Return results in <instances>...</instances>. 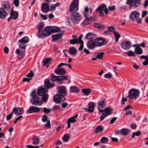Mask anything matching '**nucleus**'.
Segmentation results:
<instances>
[{
  "instance_id": "1",
  "label": "nucleus",
  "mask_w": 148,
  "mask_h": 148,
  "mask_svg": "<svg viewBox=\"0 0 148 148\" xmlns=\"http://www.w3.org/2000/svg\"><path fill=\"white\" fill-rule=\"evenodd\" d=\"M58 94L55 95L53 97L54 101L56 103H60L64 102L66 99L65 96L67 94L66 87L65 86H58Z\"/></svg>"
},
{
  "instance_id": "2",
  "label": "nucleus",
  "mask_w": 148,
  "mask_h": 148,
  "mask_svg": "<svg viewBox=\"0 0 148 148\" xmlns=\"http://www.w3.org/2000/svg\"><path fill=\"white\" fill-rule=\"evenodd\" d=\"M30 96L32 97L31 100L33 105H34L35 106L37 105L40 106L42 104V102L40 101L39 98L38 97L35 89H34L32 91V92L30 94Z\"/></svg>"
},
{
  "instance_id": "3",
  "label": "nucleus",
  "mask_w": 148,
  "mask_h": 148,
  "mask_svg": "<svg viewBox=\"0 0 148 148\" xmlns=\"http://www.w3.org/2000/svg\"><path fill=\"white\" fill-rule=\"evenodd\" d=\"M140 13L136 11L132 12L130 15V18L134 22L136 21L138 23H140L142 20L140 18Z\"/></svg>"
},
{
  "instance_id": "4",
  "label": "nucleus",
  "mask_w": 148,
  "mask_h": 148,
  "mask_svg": "<svg viewBox=\"0 0 148 148\" xmlns=\"http://www.w3.org/2000/svg\"><path fill=\"white\" fill-rule=\"evenodd\" d=\"M48 90L45 89L42 87H40L37 91L38 94V95L42 96V101L46 102L48 98V96L46 94L48 91Z\"/></svg>"
},
{
  "instance_id": "5",
  "label": "nucleus",
  "mask_w": 148,
  "mask_h": 148,
  "mask_svg": "<svg viewBox=\"0 0 148 148\" xmlns=\"http://www.w3.org/2000/svg\"><path fill=\"white\" fill-rule=\"evenodd\" d=\"M140 94L138 90L132 88L129 91L128 97L130 99H136L139 96Z\"/></svg>"
},
{
  "instance_id": "6",
  "label": "nucleus",
  "mask_w": 148,
  "mask_h": 148,
  "mask_svg": "<svg viewBox=\"0 0 148 148\" xmlns=\"http://www.w3.org/2000/svg\"><path fill=\"white\" fill-rule=\"evenodd\" d=\"M82 19V17L77 12H72L71 16V20L72 22L75 23H78Z\"/></svg>"
},
{
  "instance_id": "7",
  "label": "nucleus",
  "mask_w": 148,
  "mask_h": 148,
  "mask_svg": "<svg viewBox=\"0 0 148 148\" xmlns=\"http://www.w3.org/2000/svg\"><path fill=\"white\" fill-rule=\"evenodd\" d=\"M79 1L78 0H74L72 1L70 5L69 11L71 12H75L78 10Z\"/></svg>"
},
{
  "instance_id": "8",
  "label": "nucleus",
  "mask_w": 148,
  "mask_h": 148,
  "mask_svg": "<svg viewBox=\"0 0 148 148\" xmlns=\"http://www.w3.org/2000/svg\"><path fill=\"white\" fill-rule=\"evenodd\" d=\"M127 3L130 6L129 8L131 7L136 8L140 4V0H127Z\"/></svg>"
},
{
  "instance_id": "9",
  "label": "nucleus",
  "mask_w": 148,
  "mask_h": 148,
  "mask_svg": "<svg viewBox=\"0 0 148 148\" xmlns=\"http://www.w3.org/2000/svg\"><path fill=\"white\" fill-rule=\"evenodd\" d=\"M121 48L125 50H127L130 49L131 46V42L128 41L124 40L120 44Z\"/></svg>"
},
{
  "instance_id": "10",
  "label": "nucleus",
  "mask_w": 148,
  "mask_h": 148,
  "mask_svg": "<svg viewBox=\"0 0 148 148\" xmlns=\"http://www.w3.org/2000/svg\"><path fill=\"white\" fill-rule=\"evenodd\" d=\"M40 110V108L36 106H30L26 111L27 114L36 113L39 112Z\"/></svg>"
},
{
  "instance_id": "11",
  "label": "nucleus",
  "mask_w": 148,
  "mask_h": 148,
  "mask_svg": "<svg viewBox=\"0 0 148 148\" xmlns=\"http://www.w3.org/2000/svg\"><path fill=\"white\" fill-rule=\"evenodd\" d=\"M41 33L43 36L48 37L51 35L49 26L44 28L42 31Z\"/></svg>"
},
{
  "instance_id": "12",
  "label": "nucleus",
  "mask_w": 148,
  "mask_h": 148,
  "mask_svg": "<svg viewBox=\"0 0 148 148\" xmlns=\"http://www.w3.org/2000/svg\"><path fill=\"white\" fill-rule=\"evenodd\" d=\"M95 42L98 46L104 45L106 44V41L104 38H97L95 39Z\"/></svg>"
},
{
  "instance_id": "13",
  "label": "nucleus",
  "mask_w": 148,
  "mask_h": 148,
  "mask_svg": "<svg viewBox=\"0 0 148 148\" xmlns=\"http://www.w3.org/2000/svg\"><path fill=\"white\" fill-rule=\"evenodd\" d=\"M96 12L104 11L105 14L106 15H107L108 13V10L106 8V5L104 4H103L102 5L98 7L97 9H96Z\"/></svg>"
},
{
  "instance_id": "14",
  "label": "nucleus",
  "mask_w": 148,
  "mask_h": 148,
  "mask_svg": "<svg viewBox=\"0 0 148 148\" xmlns=\"http://www.w3.org/2000/svg\"><path fill=\"white\" fill-rule=\"evenodd\" d=\"M90 13L89 11V8L86 7L85 8L83 14L86 19L88 20H92V18L90 14Z\"/></svg>"
},
{
  "instance_id": "15",
  "label": "nucleus",
  "mask_w": 148,
  "mask_h": 148,
  "mask_svg": "<svg viewBox=\"0 0 148 148\" xmlns=\"http://www.w3.org/2000/svg\"><path fill=\"white\" fill-rule=\"evenodd\" d=\"M55 73L58 75H64L66 73L65 69L62 67H57L54 71Z\"/></svg>"
},
{
  "instance_id": "16",
  "label": "nucleus",
  "mask_w": 148,
  "mask_h": 148,
  "mask_svg": "<svg viewBox=\"0 0 148 148\" xmlns=\"http://www.w3.org/2000/svg\"><path fill=\"white\" fill-rule=\"evenodd\" d=\"M41 10L44 13H47L49 11L48 4L46 3H42L41 5Z\"/></svg>"
},
{
  "instance_id": "17",
  "label": "nucleus",
  "mask_w": 148,
  "mask_h": 148,
  "mask_svg": "<svg viewBox=\"0 0 148 148\" xmlns=\"http://www.w3.org/2000/svg\"><path fill=\"white\" fill-rule=\"evenodd\" d=\"M95 40H90L87 43V46L89 49H92L94 48L96 46Z\"/></svg>"
},
{
  "instance_id": "18",
  "label": "nucleus",
  "mask_w": 148,
  "mask_h": 148,
  "mask_svg": "<svg viewBox=\"0 0 148 148\" xmlns=\"http://www.w3.org/2000/svg\"><path fill=\"white\" fill-rule=\"evenodd\" d=\"M8 15V12L0 8V18L5 19Z\"/></svg>"
},
{
  "instance_id": "19",
  "label": "nucleus",
  "mask_w": 148,
  "mask_h": 148,
  "mask_svg": "<svg viewBox=\"0 0 148 148\" xmlns=\"http://www.w3.org/2000/svg\"><path fill=\"white\" fill-rule=\"evenodd\" d=\"M15 53L16 54H17L18 56H19V57L17 56V59L19 60H20L22 58L24 55V51H23L21 50L18 49H17L15 51Z\"/></svg>"
},
{
  "instance_id": "20",
  "label": "nucleus",
  "mask_w": 148,
  "mask_h": 148,
  "mask_svg": "<svg viewBox=\"0 0 148 148\" xmlns=\"http://www.w3.org/2000/svg\"><path fill=\"white\" fill-rule=\"evenodd\" d=\"M2 9H3L8 12L10 8V4L9 2L6 1L3 2L1 4Z\"/></svg>"
},
{
  "instance_id": "21",
  "label": "nucleus",
  "mask_w": 148,
  "mask_h": 148,
  "mask_svg": "<svg viewBox=\"0 0 148 148\" xmlns=\"http://www.w3.org/2000/svg\"><path fill=\"white\" fill-rule=\"evenodd\" d=\"M51 34L60 31L61 28L56 26H49Z\"/></svg>"
},
{
  "instance_id": "22",
  "label": "nucleus",
  "mask_w": 148,
  "mask_h": 148,
  "mask_svg": "<svg viewBox=\"0 0 148 148\" xmlns=\"http://www.w3.org/2000/svg\"><path fill=\"white\" fill-rule=\"evenodd\" d=\"M62 36V33H59L56 34H53L52 35L53 40V41L55 42L60 38Z\"/></svg>"
},
{
  "instance_id": "23",
  "label": "nucleus",
  "mask_w": 148,
  "mask_h": 148,
  "mask_svg": "<svg viewBox=\"0 0 148 148\" xmlns=\"http://www.w3.org/2000/svg\"><path fill=\"white\" fill-rule=\"evenodd\" d=\"M88 112H94V108L95 106V104L93 102H90L88 104Z\"/></svg>"
},
{
  "instance_id": "24",
  "label": "nucleus",
  "mask_w": 148,
  "mask_h": 148,
  "mask_svg": "<svg viewBox=\"0 0 148 148\" xmlns=\"http://www.w3.org/2000/svg\"><path fill=\"white\" fill-rule=\"evenodd\" d=\"M68 51L69 53L72 56H75L77 53V49L73 47H70Z\"/></svg>"
},
{
  "instance_id": "25",
  "label": "nucleus",
  "mask_w": 148,
  "mask_h": 148,
  "mask_svg": "<svg viewBox=\"0 0 148 148\" xmlns=\"http://www.w3.org/2000/svg\"><path fill=\"white\" fill-rule=\"evenodd\" d=\"M24 110L23 108H16L15 109V114L16 115H20L22 114L24 112Z\"/></svg>"
},
{
  "instance_id": "26",
  "label": "nucleus",
  "mask_w": 148,
  "mask_h": 148,
  "mask_svg": "<svg viewBox=\"0 0 148 148\" xmlns=\"http://www.w3.org/2000/svg\"><path fill=\"white\" fill-rule=\"evenodd\" d=\"M79 90V88L75 86H71L70 87V91L71 92L77 93Z\"/></svg>"
},
{
  "instance_id": "27",
  "label": "nucleus",
  "mask_w": 148,
  "mask_h": 148,
  "mask_svg": "<svg viewBox=\"0 0 148 148\" xmlns=\"http://www.w3.org/2000/svg\"><path fill=\"white\" fill-rule=\"evenodd\" d=\"M32 143L34 145L38 144L39 143V138L38 136H35L32 139Z\"/></svg>"
},
{
  "instance_id": "28",
  "label": "nucleus",
  "mask_w": 148,
  "mask_h": 148,
  "mask_svg": "<svg viewBox=\"0 0 148 148\" xmlns=\"http://www.w3.org/2000/svg\"><path fill=\"white\" fill-rule=\"evenodd\" d=\"M29 41V38L27 36H25L23 37L22 38L19 40L18 42L21 43H23L26 44Z\"/></svg>"
},
{
  "instance_id": "29",
  "label": "nucleus",
  "mask_w": 148,
  "mask_h": 148,
  "mask_svg": "<svg viewBox=\"0 0 148 148\" xmlns=\"http://www.w3.org/2000/svg\"><path fill=\"white\" fill-rule=\"evenodd\" d=\"M53 84L51 83L48 79H46L45 81V85L47 88L53 87Z\"/></svg>"
},
{
  "instance_id": "30",
  "label": "nucleus",
  "mask_w": 148,
  "mask_h": 148,
  "mask_svg": "<svg viewBox=\"0 0 148 148\" xmlns=\"http://www.w3.org/2000/svg\"><path fill=\"white\" fill-rule=\"evenodd\" d=\"M112 109L110 108H106L104 109V112L103 113H104L106 116L111 114L112 113Z\"/></svg>"
},
{
  "instance_id": "31",
  "label": "nucleus",
  "mask_w": 148,
  "mask_h": 148,
  "mask_svg": "<svg viewBox=\"0 0 148 148\" xmlns=\"http://www.w3.org/2000/svg\"><path fill=\"white\" fill-rule=\"evenodd\" d=\"M106 105L105 100L104 99L100 101L98 104L99 108H104Z\"/></svg>"
},
{
  "instance_id": "32",
  "label": "nucleus",
  "mask_w": 148,
  "mask_h": 148,
  "mask_svg": "<svg viewBox=\"0 0 148 148\" xmlns=\"http://www.w3.org/2000/svg\"><path fill=\"white\" fill-rule=\"evenodd\" d=\"M10 16L12 19L16 20L18 17V13L16 12H12L10 13Z\"/></svg>"
},
{
  "instance_id": "33",
  "label": "nucleus",
  "mask_w": 148,
  "mask_h": 148,
  "mask_svg": "<svg viewBox=\"0 0 148 148\" xmlns=\"http://www.w3.org/2000/svg\"><path fill=\"white\" fill-rule=\"evenodd\" d=\"M134 52L137 54L140 55L142 53L143 51L141 48L139 47H137L135 48Z\"/></svg>"
},
{
  "instance_id": "34",
  "label": "nucleus",
  "mask_w": 148,
  "mask_h": 148,
  "mask_svg": "<svg viewBox=\"0 0 148 148\" xmlns=\"http://www.w3.org/2000/svg\"><path fill=\"white\" fill-rule=\"evenodd\" d=\"M129 130L128 129L123 128L121 132V134L123 135H126L128 134Z\"/></svg>"
},
{
  "instance_id": "35",
  "label": "nucleus",
  "mask_w": 148,
  "mask_h": 148,
  "mask_svg": "<svg viewBox=\"0 0 148 148\" xmlns=\"http://www.w3.org/2000/svg\"><path fill=\"white\" fill-rule=\"evenodd\" d=\"M70 136L69 134H65L62 138L63 140L65 142H66L68 141L69 140Z\"/></svg>"
},
{
  "instance_id": "36",
  "label": "nucleus",
  "mask_w": 148,
  "mask_h": 148,
  "mask_svg": "<svg viewBox=\"0 0 148 148\" xmlns=\"http://www.w3.org/2000/svg\"><path fill=\"white\" fill-rule=\"evenodd\" d=\"M78 116V115L76 114L75 116H73L69 119L68 120V122L70 123H73L75 121V120L74 119L75 118H77Z\"/></svg>"
},
{
  "instance_id": "37",
  "label": "nucleus",
  "mask_w": 148,
  "mask_h": 148,
  "mask_svg": "<svg viewBox=\"0 0 148 148\" xmlns=\"http://www.w3.org/2000/svg\"><path fill=\"white\" fill-rule=\"evenodd\" d=\"M82 92L86 95L88 96L91 92V89L90 88H85L83 89Z\"/></svg>"
},
{
  "instance_id": "38",
  "label": "nucleus",
  "mask_w": 148,
  "mask_h": 148,
  "mask_svg": "<svg viewBox=\"0 0 148 148\" xmlns=\"http://www.w3.org/2000/svg\"><path fill=\"white\" fill-rule=\"evenodd\" d=\"M103 130V128L100 126L97 127L95 130V132L97 134H98L101 132Z\"/></svg>"
},
{
  "instance_id": "39",
  "label": "nucleus",
  "mask_w": 148,
  "mask_h": 148,
  "mask_svg": "<svg viewBox=\"0 0 148 148\" xmlns=\"http://www.w3.org/2000/svg\"><path fill=\"white\" fill-rule=\"evenodd\" d=\"M113 34L115 38V42H117L118 41L119 38L120 37V35L119 33L116 31L114 32Z\"/></svg>"
},
{
  "instance_id": "40",
  "label": "nucleus",
  "mask_w": 148,
  "mask_h": 148,
  "mask_svg": "<svg viewBox=\"0 0 148 148\" xmlns=\"http://www.w3.org/2000/svg\"><path fill=\"white\" fill-rule=\"evenodd\" d=\"M44 26V24L43 22H40L39 23L37 26L38 30L42 31Z\"/></svg>"
},
{
  "instance_id": "41",
  "label": "nucleus",
  "mask_w": 148,
  "mask_h": 148,
  "mask_svg": "<svg viewBox=\"0 0 148 148\" xmlns=\"http://www.w3.org/2000/svg\"><path fill=\"white\" fill-rule=\"evenodd\" d=\"M86 37L88 39H92L95 38V36L92 33H88L86 34Z\"/></svg>"
},
{
  "instance_id": "42",
  "label": "nucleus",
  "mask_w": 148,
  "mask_h": 148,
  "mask_svg": "<svg viewBox=\"0 0 148 148\" xmlns=\"http://www.w3.org/2000/svg\"><path fill=\"white\" fill-rule=\"evenodd\" d=\"M100 141L102 143L106 144L108 142V139L106 137H103L101 139Z\"/></svg>"
},
{
  "instance_id": "43",
  "label": "nucleus",
  "mask_w": 148,
  "mask_h": 148,
  "mask_svg": "<svg viewBox=\"0 0 148 148\" xmlns=\"http://www.w3.org/2000/svg\"><path fill=\"white\" fill-rule=\"evenodd\" d=\"M92 20H88L86 19L82 22V25L83 26H85L88 25L90 23V21Z\"/></svg>"
},
{
  "instance_id": "44",
  "label": "nucleus",
  "mask_w": 148,
  "mask_h": 148,
  "mask_svg": "<svg viewBox=\"0 0 148 148\" xmlns=\"http://www.w3.org/2000/svg\"><path fill=\"white\" fill-rule=\"evenodd\" d=\"M51 79L53 81L57 82L60 81V76L53 75L52 76Z\"/></svg>"
},
{
  "instance_id": "45",
  "label": "nucleus",
  "mask_w": 148,
  "mask_h": 148,
  "mask_svg": "<svg viewBox=\"0 0 148 148\" xmlns=\"http://www.w3.org/2000/svg\"><path fill=\"white\" fill-rule=\"evenodd\" d=\"M16 109V107L14 108L12 111L9 115H7L6 116L7 120H8L12 118V114L15 111V109Z\"/></svg>"
},
{
  "instance_id": "46",
  "label": "nucleus",
  "mask_w": 148,
  "mask_h": 148,
  "mask_svg": "<svg viewBox=\"0 0 148 148\" xmlns=\"http://www.w3.org/2000/svg\"><path fill=\"white\" fill-rule=\"evenodd\" d=\"M60 5V3H58L53 5H51V11H52L54 10L57 7H58Z\"/></svg>"
},
{
  "instance_id": "47",
  "label": "nucleus",
  "mask_w": 148,
  "mask_h": 148,
  "mask_svg": "<svg viewBox=\"0 0 148 148\" xmlns=\"http://www.w3.org/2000/svg\"><path fill=\"white\" fill-rule=\"evenodd\" d=\"M51 60V58H47L45 59H44L43 61V63L44 64V65H46V64H48Z\"/></svg>"
},
{
  "instance_id": "48",
  "label": "nucleus",
  "mask_w": 148,
  "mask_h": 148,
  "mask_svg": "<svg viewBox=\"0 0 148 148\" xmlns=\"http://www.w3.org/2000/svg\"><path fill=\"white\" fill-rule=\"evenodd\" d=\"M70 42L71 44H75L79 43L76 38H75L74 39L70 40Z\"/></svg>"
},
{
  "instance_id": "49",
  "label": "nucleus",
  "mask_w": 148,
  "mask_h": 148,
  "mask_svg": "<svg viewBox=\"0 0 148 148\" xmlns=\"http://www.w3.org/2000/svg\"><path fill=\"white\" fill-rule=\"evenodd\" d=\"M104 54L103 52H100L97 55L96 57L98 59H101L103 58V55Z\"/></svg>"
},
{
  "instance_id": "50",
  "label": "nucleus",
  "mask_w": 148,
  "mask_h": 148,
  "mask_svg": "<svg viewBox=\"0 0 148 148\" xmlns=\"http://www.w3.org/2000/svg\"><path fill=\"white\" fill-rule=\"evenodd\" d=\"M126 53L129 56H135L134 53L131 50L128 51Z\"/></svg>"
},
{
  "instance_id": "51",
  "label": "nucleus",
  "mask_w": 148,
  "mask_h": 148,
  "mask_svg": "<svg viewBox=\"0 0 148 148\" xmlns=\"http://www.w3.org/2000/svg\"><path fill=\"white\" fill-rule=\"evenodd\" d=\"M108 28V31L110 32H112L114 33L116 31L114 28L112 26H109Z\"/></svg>"
},
{
  "instance_id": "52",
  "label": "nucleus",
  "mask_w": 148,
  "mask_h": 148,
  "mask_svg": "<svg viewBox=\"0 0 148 148\" xmlns=\"http://www.w3.org/2000/svg\"><path fill=\"white\" fill-rule=\"evenodd\" d=\"M42 120L44 122H47L49 121L47 116L46 115H44L42 116Z\"/></svg>"
},
{
  "instance_id": "53",
  "label": "nucleus",
  "mask_w": 148,
  "mask_h": 148,
  "mask_svg": "<svg viewBox=\"0 0 148 148\" xmlns=\"http://www.w3.org/2000/svg\"><path fill=\"white\" fill-rule=\"evenodd\" d=\"M68 77L67 75L65 76H60V80H67L68 79Z\"/></svg>"
},
{
  "instance_id": "54",
  "label": "nucleus",
  "mask_w": 148,
  "mask_h": 148,
  "mask_svg": "<svg viewBox=\"0 0 148 148\" xmlns=\"http://www.w3.org/2000/svg\"><path fill=\"white\" fill-rule=\"evenodd\" d=\"M104 76L106 78H110L112 77V75L111 73H108L104 75Z\"/></svg>"
},
{
  "instance_id": "55",
  "label": "nucleus",
  "mask_w": 148,
  "mask_h": 148,
  "mask_svg": "<svg viewBox=\"0 0 148 148\" xmlns=\"http://www.w3.org/2000/svg\"><path fill=\"white\" fill-rule=\"evenodd\" d=\"M44 126L45 127H47L48 128H50V120L49 119V121L47 123L44 125Z\"/></svg>"
},
{
  "instance_id": "56",
  "label": "nucleus",
  "mask_w": 148,
  "mask_h": 148,
  "mask_svg": "<svg viewBox=\"0 0 148 148\" xmlns=\"http://www.w3.org/2000/svg\"><path fill=\"white\" fill-rule=\"evenodd\" d=\"M43 111L45 113H49L51 111V109L50 108L47 109L46 108H43Z\"/></svg>"
},
{
  "instance_id": "57",
  "label": "nucleus",
  "mask_w": 148,
  "mask_h": 148,
  "mask_svg": "<svg viewBox=\"0 0 148 148\" xmlns=\"http://www.w3.org/2000/svg\"><path fill=\"white\" fill-rule=\"evenodd\" d=\"M41 31L38 30V31L36 34V35L38 38H43V36L42 35V34H41Z\"/></svg>"
},
{
  "instance_id": "58",
  "label": "nucleus",
  "mask_w": 148,
  "mask_h": 148,
  "mask_svg": "<svg viewBox=\"0 0 148 148\" xmlns=\"http://www.w3.org/2000/svg\"><path fill=\"white\" fill-rule=\"evenodd\" d=\"M26 47V44L25 43H22L19 44V47L21 49H25Z\"/></svg>"
},
{
  "instance_id": "59",
  "label": "nucleus",
  "mask_w": 148,
  "mask_h": 148,
  "mask_svg": "<svg viewBox=\"0 0 148 148\" xmlns=\"http://www.w3.org/2000/svg\"><path fill=\"white\" fill-rule=\"evenodd\" d=\"M107 116L103 112L102 113V115L100 117V121H102Z\"/></svg>"
},
{
  "instance_id": "60",
  "label": "nucleus",
  "mask_w": 148,
  "mask_h": 148,
  "mask_svg": "<svg viewBox=\"0 0 148 148\" xmlns=\"http://www.w3.org/2000/svg\"><path fill=\"white\" fill-rule=\"evenodd\" d=\"M33 72L32 71H31L30 73H28L26 75V76L29 77V78H31L33 77Z\"/></svg>"
},
{
  "instance_id": "61",
  "label": "nucleus",
  "mask_w": 148,
  "mask_h": 148,
  "mask_svg": "<svg viewBox=\"0 0 148 148\" xmlns=\"http://www.w3.org/2000/svg\"><path fill=\"white\" fill-rule=\"evenodd\" d=\"M13 3L16 7L18 6L19 5V0H14Z\"/></svg>"
},
{
  "instance_id": "62",
  "label": "nucleus",
  "mask_w": 148,
  "mask_h": 148,
  "mask_svg": "<svg viewBox=\"0 0 148 148\" xmlns=\"http://www.w3.org/2000/svg\"><path fill=\"white\" fill-rule=\"evenodd\" d=\"M79 43H80L81 44L79 48V50L80 51H82L83 49V48L84 47V45H83L84 42H79Z\"/></svg>"
},
{
  "instance_id": "63",
  "label": "nucleus",
  "mask_w": 148,
  "mask_h": 148,
  "mask_svg": "<svg viewBox=\"0 0 148 148\" xmlns=\"http://www.w3.org/2000/svg\"><path fill=\"white\" fill-rule=\"evenodd\" d=\"M147 14V12L146 10L143 11L141 15V16L142 18L146 16Z\"/></svg>"
},
{
  "instance_id": "64",
  "label": "nucleus",
  "mask_w": 148,
  "mask_h": 148,
  "mask_svg": "<svg viewBox=\"0 0 148 148\" xmlns=\"http://www.w3.org/2000/svg\"><path fill=\"white\" fill-rule=\"evenodd\" d=\"M83 35H81L79 36V38L78 39H77V40L78 42H83L81 40L82 38L83 37Z\"/></svg>"
}]
</instances>
